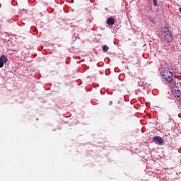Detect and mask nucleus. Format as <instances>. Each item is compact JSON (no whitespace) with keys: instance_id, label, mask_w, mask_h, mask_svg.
<instances>
[{"instance_id":"obj_9","label":"nucleus","mask_w":181,"mask_h":181,"mask_svg":"<svg viewBox=\"0 0 181 181\" xmlns=\"http://www.w3.org/2000/svg\"><path fill=\"white\" fill-rule=\"evenodd\" d=\"M110 47H108L106 45H104L103 46V52H106L107 50H109Z\"/></svg>"},{"instance_id":"obj_10","label":"nucleus","mask_w":181,"mask_h":181,"mask_svg":"<svg viewBox=\"0 0 181 181\" xmlns=\"http://www.w3.org/2000/svg\"><path fill=\"white\" fill-rule=\"evenodd\" d=\"M154 6H158V0H153Z\"/></svg>"},{"instance_id":"obj_3","label":"nucleus","mask_w":181,"mask_h":181,"mask_svg":"<svg viewBox=\"0 0 181 181\" xmlns=\"http://www.w3.org/2000/svg\"><path fill=\"white\" fill-rule=\"evenodd\" d=\"M170 87L172 90H178L179 87H180V84L179 83H176L175 81H172Z\"/></svg>"},{"instance_id":"obj_5","label":"nucleus","mask_w":181,"mask_h":181,"mask_svg":"<svg viewBox=\"0 0 181 181\" xmlns=\"http://www.w3.org/2000/svg\"><path fill=\"white\" fill-rule=\"evenodd\" d=\"M164 37L165 40L168 42L173 41V35H172V33L170 32L168 34L164 35Z\"/></svg>"},{"instance_id":"obj_12","label":"nucleus","mask_w":181,"mask_h":181,"mask_svg":"<svg viewBox=\"0 0 181 181\" xmlns=\"http://www.w3.org/2000/svg\"><path fill=\"white\" fill-rule=\"evenodd\" d=\"M112 104V101L109 102V105H111Z\"/></svg>"},{"instance_id":"obj_4","label":"nucleus","mask_w":181,"mask_h":181,"mask_svg":"<svg viewBox=\"0 0 181 181\" xmlns=\"http://www.w3.org/2000/svg\"><path fill=\"white\" fill-rule=\"evenodd\" d=\"M172 93L175 98L181 100V93L179 89L172 90Z\"/></svg>"},{"instance_id":"obj_1","label":"nucleus","mask_w":181,"mask_h":181,"mask_svg":"<svg viewBox=\"0 0 181 181\" xmlns=\"http://www.w3.org/2000/svg\"><path fill=\"white\" fill-rule=\"evenodd\" d=\"M161 74L163 80H165V81H168V83H170V81H172V80H173V73H172L169 70H163L161 72Z\"/></svg>"},{"instance_id":"obj_7","label":"nucleus","mask_w":181,"mask_h":181,"mask_svg":"<svg viewBox=\"0 0 181 181\" xmlns=\"http://www.w3.org/2000/svg\"><path fill=\"white\" fill-rule=\"evenodd\" d=\"M161 33H163V35H168V33H170V30H169L168 27H163L161 28Z\"/></svg>"},{"instance_id":"obj_8","label":"nucleus","mask_w":181,"mask_h":181,"mask_svg":"<svg viewBox=\"0 0 181 181\" xmlns=\"http://www.w3.org/2000/svg\"><path fill=\"white\" fill-rule=\"evenodd\" d=\"M0 62H1L2 63H7L8 62V58L6 57L5 55H1L0 57Z\"/></svg>"},{"instance_id":"obj_2","label":"nucleus","mask_w":181,"mask_h":181,"mask_svg":"<svg viewBox=\"0 0 181 181\" xmlns=\"http://www.w3.org/2000/svg\"><path fill=\"white\" fill-rule=\"evenodd\" d=\"M154 144H157L158 145H163V139L159 136H154L152 139Z\"/></svg>"},{"instance_id":"obj_11","label":"nucleus","mask_w":181,"mask_h":181,"mask_svg":"<svg viewBox=\"0 0 181 181\" xmlns=\"http://www.w3.org/2000/svg\"><path fill=\"white\" fill-rule=\"evenodd\" d=\"M4 63L0 61V69H2L4 67Z\"/></svg>"},{"instance_id":"obj_6","label":"nucleus","mask_w":181,"mask_h":181,"mask_svg":"<svg viewBox=\"0 0 181 181\" xmlns=\"http://www.w3.org/2000/svg\"><path fill=\"white\" fill-rule=\"evenodd\" d=\"M107 25H109V26H112V25H115V20H114V18H112V17H110V18H107Z\"/></svg>"}]
</instances>
